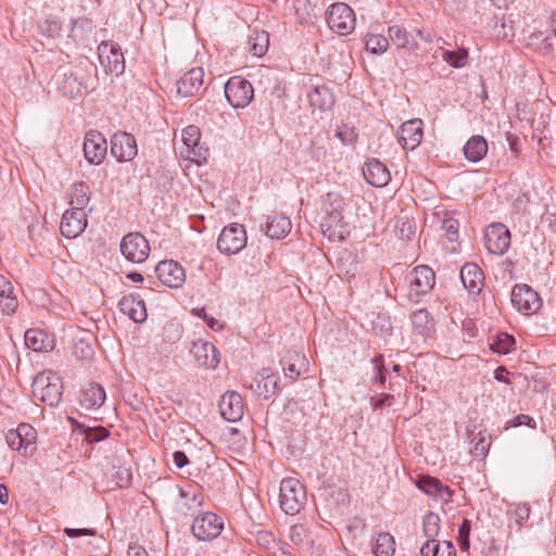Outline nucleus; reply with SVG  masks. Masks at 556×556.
<instances>
[{
  "label": "nucleus",
  "mask_w": 556,
  "mask_h": 556,
  "mask_svg": "<svg viewBox=\"0 0 556 556\" xmlns=\"http://www.w3.org/2000/svg\"><path fill=\"white\" fill-rule=\"evenodd\" d=\"M344 200L339 192L329 191L321 199V211L325 213L320 227L329 239L343 237Z\"/></svg>",
  "instance_id": "1"
},
{
  "label": "nucleus",
  "mask_w": 556,
  "mask_h": 556,
  "mask_svg": "<svg viewBox=\"0 0 556 556\" xmlns=\"http://www.w3.org/2000/svg\"><path fill=\"white\" fill-rule=\"evenodd\" d=\"M33 393L40 402L53 407L59 404L63 384L61 377L52 371L45 370L39 372L31 384Z\"/></svg>",
  "instance_id": "2"
},
{
  "label": "nucleus",
  "mask_w": 556,
  "mask_h": 556,
  "mask_svg": "<svg viewBox=\"0 0 556 556\" xmlns=\"http://www.w3.org/2000/svg\"><path fill=\"white\" fill-rule=\"evenodd\" d=\"M306 502V488L299 479L289 477L281 481L279 504L287 515L299 514Z\"/></svg>",
  "instance_id": "3"
},
{
  "label": "nucleus",
  "mask_w": 556,
  "mask_h": 556,
  "mask_svg": "<svg viewBox=\"0 0 556 556\" xmlns=\"http://www.w3.org/2000/svg\"><path fill=\"white\" fill-rule=\"evenodd\" d=\"M223 529V518L212 511L197 515L191 525V532L199 541H212L222 533Z\"/></svg>",
  "instance_id": "4"
},
{
  "label": "nucleus",
  "mask_w": 556,
  "mask_h": 556,
  "mask_svg": "<svg viewBox=\"0 0 556 556\" xmlns=\"http://www.w3.org/2000/svg\"><path fill=\"white\" fill-rule=\"evenodd\" d=\"M409 286L408 295L414 302H418L421 295L427 294L435 285V274L427 265H420L413 268L406 276Z\"/></svg>",
  "instance_id": "5"
},
{
  "label": "nucleus",
  "mask_w": 556,
  "mask_h": 556,
  "mask_svg": "<svg viewBox=\"0 0 556 556\" xmlns=\"http://www.w3.org/2000/svg\"><path fill=\"white\" fill-rule=\"evenodd\" d=\"M355 13L345 3H334L327 11V24L339 35L351 34L355 28Z\"/></svg>",
  "instance_id": "6"
},
{
  "label": "nucleus",
  "mask_w": 556,
  "mask_h": 556,
  "mask_svg": "<svg viewBox=\"0 0 556 556\" xmlns=\"http://www.w3.org/2000/svg\"><path fill=\"white\" fill-rule=\"evenodd\" d=\"M247 232L243 225L233 223L222 230L217 249L227 255L239 253L247 245Z\"/></svg>",
  "instance_id": "7"
},
{
  "label": "nucleus",
  "mask_w": 556,
  "mask_h": 556,
  "mask_svg": "<svg viewBox=\"0 0 556 556\" xmlns=\"http://www.w3.org/2000/svg\"><path fill=\"white\" fill-rule=\"evenodd\" d=\"M123 256L136 264L143 263L150 254V244L140 232H129L123 237L119 245Z\"/></svg>",
  "instance_id": "8"
},
{
  "label": "nucleus",
  "mask_w": 556,
  "mask_h": 556,
  "mask_svg": "<svg viewBox=\"0 0 556 556\" xmlns=\"http://www.w3.org/2000/svg\"><path fill=\"white\" fill-rule=\"evenodd\" d=\"M225 96L236 109H243L250 104L254 97L251 83L240 76H233L225 85Z\"/></svg>",
  "instance_id": "9"
},
{
  "label": "nucleus",
  "mask_w": 556,
  "mask_h": 556,
  "mask_svg": "<svg viewBox=\"0 0 556 556\" xmlns=\"http://www.w3.org/2000/svg\"><path fill=\"white\" fill-rule=\"evenodd\" d=\"M98 55L106 74L118 76L124 73L125 60L117 43L101 42L98 47Z\"/></svg>",
  "instance_id": "10"
},
{
  "label": "nucleus",
  "mask_w": 556,
  "mask_h": 556,
  "mask_svg": "<svg viewBox=\"0 0 556 556\" xmlns=\"http://www.w3.org/2000/svg\"><path fill=\"white\" fill-rule=\"evenodd\" d=\"M204 503V494L201 486L187 482L179 488V501L177 507L185 516H194L198 514Z\"/></svg>",
  "instance_id": "11"
},
{
  "label": "nucleus",
  "mask_w": 556,
  "mask_h": 556,
  "mask_svg": "<svg viewBox=\"0 0 556 556\" xmlns=\"http://www.w3.org/2000/svg\"><path fill=\"white\" fill-rule=\"evenodd\" d=\"M484 241L490 253L503 255L510 247V231L504 224H491L484 231Z\"/></svg>",
  "instance_id": "12"
},
{
  "label": "nucleus",
  "mask_w": 556,
  "mask_h": 556,
  "mask_svg": "<svg viewBox=\"0 0 556 556\" xmlns=\"http://www.w3.org/2000/svg\"><path fill=\"white\" fill-rule=\"evenodd\" d=\"M511 304L520 313L532 315L541 307L539 294L527 285H516L511 290Z\"/></svg>",
  "instance_id": "13"
},
{
  "label": "nucleus",
  "mask_w": 556,
  "mask_h": 556,
  "mask_svg": "<svg viewBox=\"0 0 556 556\" xmlns=\"http://www.w3.org/2000/svg\"><path fill=\"white\" fill-rule=\"evenodd\" d=\"M106 152L108 142L100 131L89 130L86 132L84 141V155L90 164H101L105 159Z\"/></svg>",
  "instance_id": "14"
},
{
  "label": "nucleus",
  "mask_w": 556,
  "mask_h": 556,
  "mask_svg": "<svg viewBox=\"0 0 556 556\" xmlns=\"http://www.w3.org/2000/svg\"><path fill=\"white\" fill-rule=\"evenodd\" d=\"M159 280L168 288H180L186 280L184 267L176 261L160 262L155 267Z\"/></svg>",
  "instance_id": "15"
},
{
  "label": "nucleus",
  "mask_w": 556,
  "mask_h": 556,
  "mask_svg": "<svg viewBox=\"0 0 556 556\" xmlns=\"http://www.w3.org/2000/svg\"><path fill=\"white\" fill-rule=\"evenodd\" d=\"M111 153L118 162L131 161L138 153L135 137L128 132L113 135L111 139Z\"/></svg>",
  "instance_id": "16"
},
{
  "label": "nucleus",
  "mask_w": 556,
  "mask_h": 556,
  "mask_svg": "<svg viewBox=\"0 0 556 556\" xmlns=\"http://www.w3.org/2000/svg\"><path fill=\"white\" fill-rule=\"evenodd\" d=\"M87 227L85 210L71 208L64 212L61 223V233L68 239L78 237Z\"/></svg>",
  "instance_id": "17"
},
{
  "label": "nucleus",
  "mask_w": 556,
  "mask_h": 556,
  "mask_svg": "<svg viewBox=\"0 0 556 556\" xmlns=\"http://www.w3.org/2000/svg\"><path fill=\"white\" fill-rule=\"evenodd\" d=\"M424 137V123L419 118L404 122L399 131V142L404 149L415 150L421 142Z\"/></svg>",
  "instance_id": "18"
},
{
  "label": "nucleus",
  "mask_w": 556,
  "mask_h": 556,
  "mask_svg": "<svg viewBox=\"0 0 556 556\" xmlns=\"http://www.w3.org/2000/svg\"><path fill=\"white\" fill-rule=\"evenodd\" d=\"M190 353L200 367L214 369L219 363L218 352L211 342L202 340L193 342Z\"/></svg>",
  "instance_id": "19"
},
{
  "label": "nucleus",
  "mask_w": 556,
  "mask_h": 556,
  "mask_svg": "<svg viewBox=\"0 0 556 556\" xmlns=\"http://www.w3.org/2000/svg\"><path fill=\"white\" fill-rule=\"evenodd\" d=\"M220 415L230 422L240 420L243 416V400L238 392H226L218 403Z\"/></svg>",
  "instance_id": "20"
},
{
  "label": "nucleus",
  "mask_w": 556,
  "mask_h": 556,
  "mask_svg": "<svg viewBox=\"0 0 556 556\" xmlns=\"http://www.w3.org/2000/svg\"><path fill=\"white\" fill-rule=\"evenodd\" d=\"M417 486L426 494L440 500L442 503H451L453 497V491L448 485L442 484V482L433 477L424 476L418 479Z\"/></svg>",
  "instance_id": "21"
},
{
  "label": "nucleus",
  "mask_w": 556,
  "mask_h": 556,
  "mask_svg": "<svg viewBox=\"0 0 556 556\" xmlns=\"http://www.w3.org/2000/svg\"><path fill=\"white\" fill-rule=\"evenodd\" d=\"M252 389L255 393L268 399L275 395L279 390V377L270 368H264L254 379Z\"/></svg>",
  "instance_id": "22"
},
{
  "label": "nucleus",
  "mask_w": 556,
  "mask_h": 556,
  "mask_svg": "<svg viewBox=\"0 0 556 556\" xmlns=\"http://www.w3.org/2000/svg\"><path fill=\"white\" fill-rule=\"evenodd\" d=\"M204 72L201 67H193L177 80V92L182 97L194 96L203 85Z\"/></svg>",
  "instance_id": "23"
},
{
  "label": "nucleus",
  "mask_w": 556,
  "mask_h": 556,
  "mask_svg": "<svg viewBox=\"0 0 556 556\" xmlns=\"http://www.w3.org/2000/svg\"><path fill=\"white\" fill-rule=\"evenodd\" d=\"M363 174L366 181L374 187H384L391 179L387 166L376 159L368 160L365 163Z\"/></svg>",
  "instance_id": "24"
},
{
  "label": "nucleus",
  "mask_w": 556,
  "mask_h": 556,
  "mask_svg": "<svg viewBox=\"0 0 556 556\" xmlns=\"http://www.w3.org/2000/svg\"><path fill=\"white\" fill-rule=\"evenodd\" d=\"M460 279L469 293L478 294L482 290L484 275L477 264H465L460 270Z\"/></svg>",
  "instance_id": "25"
},
{
  "label": "nucleus",
  "mask_w": 556,
  "mask_h": 556,
  "mask_svg": "<svg viewBox=\"0 0 556 556\" xmlns=\"http://www.w3.org/2000/svg\"><path fill=\"white\" fill-rule=\"evenodd\" d=\"M388 38L396 48L414 52L419 49L413 35L401 24L389 26Z\"/></svg>",
  "instance_id": "26"
},
{
  "label": "nucleus",
  "mask_w": 556,
  "mask_h": 556,
  "mask_svg": "<svg viewBox=\"0 0 556 556\" xmlns=\"http://www.w3.org/2000/svg\"><path fill=\"white\" fill-rule=\"evenodd\" d=\"M18 307L14 287L11 280L0 275V309L4 315H13Z\"/></svg>",
  "instance_id": "27"
},
{
  "label": "nucleus",
  "mask_w": 556,
  "mask_h": 556,
  "mask_svg": "<svg viewBox=\"0 0 556 556\" xmlns=\"http://www.w3.org/2000/svg\"><path fill=\"white\" fill-rule=\"evenodd\" d=\"M309 106L315 111L325 112L334 104V97L326 86H316L307 93Z\"/></svg>",
  "instance_id": "28"
},
{
  "label": "nucleus",
  "mask_w": 556,
  "mask_h": 556,
  "mask_svg": "<svg viewBox=\"0 0 556 556\" xmlns=\"http://www.w3.org/2000/svg\"><path fill=\"white\" fill-rule=\"evenodd\" d=\"M55 79L58 88L71 99L80 97L84 90H87V86L79 81L73 73H63L58 75Z\"/></svg>",
  "instance_id": "29"
},
{
  "label": "nucleus",
  "mask_w": 556,
  "mask_h": 556,
  "mask_svg": "<svg viewBox=\"0 0 556 556\" xmlns=\"http://www.w3.org/2000/svg\"><path fill=\"white\" fill-rule=\"evenodd\" d=\"M307 359L303 354L289 352L282 361L285 376L291 381H295L303 370H306Z\"/></svg>",
  "instance_id": "30"
},
{
  "label": "nucleus",
  "mask_w": 556,
  "mask_h": 556,
  "mask_svg": "<svg viewBox=\"0 0 556 556\" xmlns=\"http://www.w3.org/2000/svg\"><path fill=\"white\" fill-rule=\"evenodd\" d=\"M25 345L35 352H48L53 349V340L46 331L40 329H28L24 336Z\"/></svg>",
  "instance_id": "31"
},
{
  "label": "nucleus",
  "mask_w": 556,
  "mask_h": 556,
  "mask_svg": "<svg viewBox=\"0 0 556 556\" xmlns=\"http://www.w3.org/2000/svg\"><path fill=\"white\" fill-rule=\"evenodd\" d=\"M121 311L135 323H143L147 318L146 304L132 295L124 296L119 302Z\"/></svg>",
  "instance_id": "32"
},
{
  "label": "nucleus",
  "mask_w": 556,
  "mask_h": 556,
  "mask_svg": "<svg viewBox=\"0 0 556 556\" xmlns=\"http://www.w3.org/2000/svg\"><path fill=\"white\" fill-rule=\"evenodd\" d=\"M292 228L290 219L283 215H273L267 217L265 233L273 239L285 238Z\"/></svg>",
  "instance_id": "33"
},
{
  "label": "nucleus",
  "mask_w": 556,
  "mask_h": 556,
  "mask_svg": "<svg viewBox=\"0 0 556 556\" xmlns=\"http://www.w3.org/2000/svg\"><path fill=\"white\" fill-rule=\"evenodd\" d=\"M106 394L104 389L98 383H90L80 397V405L86 409H96L103 405Z\"/></svg>",
  "instance_id": "34"
},
{
  "label": "nucleus",
  "mask_w": 556,
  "mask_h": 556,
  "mask_svg": "<svg viewBox=\"0 0 556 556\" xmlns=\"http://www.w3.org/2000/svg\"><path fill=\"white\" fill-rule=\"evenodd\" d=\"M486 152L488 142L479 135L469 138L464 147L465 157L472 163L481 161L485 156Z\"/></svg>",
  "instance_id": "35"
},
{
  "label": "nucleus",
  "mask_w": 556,
  "mask_h": 556,
  "mask_svg": "<svg viewBox=\"0 0 556 556\" xmlns=\"http://www.w3.org/2000/svg\"><path fill=\"white\" fill-rule=\"evenodd\" d=\"M90 201V188L84 181L75 182L70 191V204L72 208L85 210Z\"/></svg>",
  "instance_id": "36"
},
{
  "label": "nucleus",
  "mask_w": 556,
  "mask_h": 556,
  "mask_svg": "<svg viewBox=\"0 0 556 556\" xmlns=\"http://www.w3.org/2000/svg\"><path fill=\"white\" fill-rule=\"evenodd\" d=\"M410 319L414 331L417 334L422 338L430 336L433 328V319L427 309H418L414 312Z\"/></svg>",
  "instance_id": "37"
},
{
  "label": "nucleus",
  "mask_w": 556,
  "mask_h": 556,
  "mask_svg": "<svg viewBox=\"0 0 556 556\" xmlns=\"http://www.w3.org/2000/svg\"><path fill=\"white\" fill-rule=\"evenodd\" d=\"M18 435V442L23 446V454L26 456H30L36 451V439L37 432L34 427L27 424H21L16 428Z\"/></svg>",
  "instance_id": "38"
},
{
  "label": "nucleus",
  "mask_w": 556,
  "mask_h": 556,
  "mask_svg": "<svg viewBox=\"0 0 556 556\" xmlns=\"http://www.w3.org/2000/svg\"><path fill=\"white\" fill-rule=\"evenodd\" d=\"M70 421L77 426L80 433L84 434L85 440L90 444L100 442L110 435V431L103 426L87 427L85 425L78 424L73 418H70Z\"/></svg>",
  "instance_id": "39"
},
{
  "label": "nucleus",
  "mask_w": 556,
  "mask_h": 556,
  "mask_svg": "<svg viewBox=\"0 0 556 556\" xmlns=\"http://www.w3.org/2000/svg\"><path fill=\"white\" fill-rule=\"evenodd\" d=\"M394 538L388 532H381L377 535L372 552L376 556H392L395 552Z\"/></svg>",
  "instance_id": "40"
},
{
  "label": "nucleus",
  "mask_w": 556,
  "mask_h": 556,
  "mask_svg": "<svg viewBox=\"0 0 556 556\" xmlns=\"http://www.w3.org/2000/svg\"><path fill=\"white\" fill-rule=\"evenodd\" d=\"M441 223L442 229L448 236V240L454 241L458 235V220L455 219L448 211L441 210L434 213Z\"/></svg>",
  "instance_id": "41"
},
{
  "label": "nucleus",
  "mask_w": 556,
  "mask_h": 556,
  "mask_svg": "<svg viewBox=\"0 0 556 556\" xmlns=\"http://www.w3.org/2000/svg\"><path fill=\"white\" fill-rule=\"evenodd\" d=\"M181 139L189 152H192L194 155H200V153L197 152L201 139V132L198 126L189 125L184 128Z\"/></svg>",
  "instance_id": "42"
},
{
  "label": "nucleus",
  "mask_w": 556,
  "mask_h": 556,
  "mask_svg": "<svg viewBox=\"0 0 556 556\" xmlns=\"http://www.w3.org/2000/svg\"><path fill=\"white\" fill-rule=\"evenodd\" d=\"M390 47L389 38L379 34H369L365 42V49L372 54H382Z\"/></svg>",
  "instance_id": "43"
},
{
  "label": "nucleus",
  "mask_w": 556,
  "mask_h": 556,
  "mask_svg": "<svg viewBox=\"0 0 556 556\" xmlns=\"http://www.w3.org/2000/svg\"><path fill=\"white\" fill-rule=\"evenodd\" d=\"M39 33L47 38H58L62 31V24L59 18L49 16L39 25Z\"/></svg>",
  "instance_id": "44"
},
{
  "label": "nucleus",
  "mask_w": 556,
  "mask_h": 556,
  "mask_svg": "<svg viewBox=\"0 0 556 556\" xmlns=\"http://www.w3.org/2000/svg\"><path fill=\"white\" fill-rule=\"evenodd\" d=\"M422 532L427 539H435L440 532V517L430 511L424 516Z\"/></svg>",
  "instance_id": "45"
},
{
  "label": "nucleus",
  "mask_w": 556,
  "mask_h": 556,
  "mask_svg": "<svg viewBox=\"0 0 556 556\" xmlns=\"http://www.w3.org/2000/svg\"><path fill=\"white\" fill-rule=\"evenodd\" d=\"M441 56L451 66L460 68L467 64L468 52L466 49H458L456 51L442 50Z\"/></svg>",
  "instance_id": "46"
},
{
  "label": "nucleus",
  "mask_w": 556,
  "mask_h": 556,
  "mask_svg": "<svg viewBox=\"0 0 556 556\" xmlns=\"http://www.w3.org/2000/svg\"><path fill=\"white\" fill-rule=\"evenodd\" d=\"M269 39L265 31L257 33L250 39V51L255 56H263L268 48Z\"/></svg>",
  "instance_id": "47"
},
{
  "label": "nucleus",
  "mask_w": 556,
  "mask_h": 556,
  "mask_svg": "<svg viewBox=\"0 0 556 556\" xmlns=\"http://www.w3.org/2000/svg\"><path fill=\"white\" fill-rule=\"evenodd\" d=\"M336 137L339 138L343 144H353L356 142L358 134L354 126L342 124L338 126Z\"/></svg>",
  "instance_id": "48"
},
{
  "label": "nucleus",
  "mask_w": 556,
  "mask_h": 556,
  "mask_svg": "<svg viewBox=\"0 0 556 556\" xmlns=\"http://www.w3.org/2000/svg\"><path fill=\"white\" fill-rule=\"evenodd\" d=\"M92 345L85 339H78L73 346V355L77 359H89L93 355Z\"/></svg>",
  "instance_id": "49"
},
{
  "label": "nucleus",
  "mask_w": 556,
  "mask_h": 556,
  "mask_svg": "<svg viewBox=\"0 0 556 556\" xmlns=\"http://www.w3.org/2000/svg\"><path fill=\"white\" fill-rule=\"evenodd\" d=\"M416 231L415 224L407 219V218H401L397 220L396 224V233L397 236L403 240H409Z\"/></svg>",
  "instance_id": "50"
},
{
  "label": "nucleus",
  "mask_w": 556,
  "mask_h": 556,
  "mask_svg": "<svg viewBox=\"0 0 556 556\" xmlns=\"http://www.w3.org/2000/svg\"><path fill=\"white\" fill-rule=\"evenodd\" d=\"M470 521L464 519L458 529V545L460 551L467 552L469 549V533H470Z\"/></svg>",
  "instance_id": "51"
},
{
  "label": "nucleus",
  "mask_w": 556,
  "mask_h": 556,
  "mask_svg": "<svg viewBox=\"0 0 556 556\" xmlns=\"http://www.w3.org/2000/svg\"><path fill=\"white\" fill-rule=\"evenodd\" d=\"M515 345V339L511 336L503 334L496 342L493 343V349L497 353L507 354Z\"/></svg>",
  "instance_id": "52"
},
{
  "label": "nucleus",
  "mask_w": 556,
  "mask_h": 556,
  "mask_svg": "<svg viewBox=\"0 0 556 556\" xmlns=\"http://www.w3.org/2000/svg\"><path fill=\"white\" fill-rule=\"evenodd\" d=\"M475 446L472 453L475 456H485L490 448V442L485 440L481 432L472 438Z\"/></svg>",
  "instance_id": "53"
},
{
  "label": "nucleus",
  "mask_w": 556,
  "mask_h": 556,
  "mask_svg": "<svg viewBox=\"0 0 556 556\" xmlns=\"http://www.w3.org/2000/svg\"><path fill=\"white\" fill-rule=\"evenodd\" d=\"M372 364L375 365L376 374L374 376V380L383 384L386 381V369L383 366V356L377 355L372 358Z\"/></svg>",
  "instance_id": "54"
},
{
  "label": "nucleus",
  "mask_w": 556,
  "mask_h": 556,
  "mask_svg": "<svg viewBox=\"0 0 556 556\" xmlns=\"http://www.w3.org/2000/svg\"><path fill=\"white\" fill-rule=\"evenodd\" d=\"M509 427H518V426H527L529 428L535 429L536 422L529 415L520 414L508 421Z\"/></svg>",
  "instance_id": "55"
},
{
  "label": "nucleus",
  "mask_w": 556,
  "mask_h": 556,
  "mask_svg": "<svg viewBox=\"0 0 556 556\" xmlns=\"http://www.w3.org/2000/svg\"><path fill=\"white\" fill-rule=\"evenodd\" d=\"M307 536L306 529L302 525H294L290 530V538L295 544H303Z\"/></svg>",
  "instance_id": "56"
},
{
  "label": "nucleus",
  "mask_w": 556,
  "mask_h": 556,
  "mask_svg": "<svg viewBox=\"0 0 556 556\" xmlns=\"http://www.w3.org/2000/svg\"><path fill=\"white\" fill-rule=\"evenodd\" d=\"M438 554V541L435 539H427V541L420 547L421 556H437Z\"/></svg>",
  "instance_id": "57"
},
{
  "label": "nucleus",
  "mask_w": 556,
  "mask_h": 556,
  "mask_svg": "<svg viewBox=\"0 0 556 556\" xmlns=\"http://www.w3.org/2000/svg\"><path fill=\"white\" fill-rule=\"evenodd\" d=\"M18 435H21V433H17L16 429H10L5 434V440H7L8 445L12 450L23 453V446L18 442V438H17Z\"/></svg>",
  "instance_id": "58"
},
{
  "label": "nucleus",
  "mask_w": 556,
  "mask_h": 556,
  "mask_svg": "<svg viewBox=\"0 0 556 556\" xmlns=\"http://www.w3.org/2000/svg\"><path fill=\"white\" fill-rule=\"evenodd\" d=\"M515 521L521 526L530 517V508L528 505H518L514 510Z\"/></svg>",
  "instance_id": "59"
},
{
  "label": "nucleus",
  "mask_w": 556,
  "mask_h": 556,
  "mask_svg": "<svg viewBox=\"0 0 556 556\" xmlns=\"http://www.w3.org/2000/svg\"><path fill=\"white\" fill-rule=\"evenodd\" d=\"M437 556H456V548L450 541L438 542Z\"/></svg>",
  "instance_id": "60"
},
{
  "label": "nucleus",
  "mask_w": 556,
  "mask_h": 556,
  "mask_svg": "<svg viewBox=\"0 0 556 556\" xmlns=\"http://www.w3.org/2000/svg\"><path fill=\"white\" fill-rule=\"evenodd\" d=\"M64 533L70 538H77V536H81V535L93 536L97 534V531L94 529H89V528H81V529L65 528Z\"/></svg>",
  "instance_id": "61"
},
{
  "label": "nucleus",
  "mask_w": 556,
  "mask_h": 556,
  "mask_svg": "<svg viewBox=\"0 0 556 556\" xmlns=\"http://www.w3.org/2000/svg\"><path fill=\"white\" fill-rule=\"evenodd\" d=\"M119 473L117 485L121 488L127 486L131 481V472L129 469H122Z\"/></svg>",
  "instance_id": "62"
},
{
  "label": "nucleus",
  "mask_w": 556,
  "mask_h": 556,
  "mask_svg": "<svg viewBox=\"0 0 556 556\" xmlns=\"http://www.w3.org/2000/svg\"><path fill=\"white\" fill-rule=\"evenodd\" d=\"M393 395L391 394H383L380 399H378L372 405L375 409H380L384 406H390L393 403Z\"/></svg>",
  "instance_id": "63"
},
{
  "label": "nucleus",
  "mask_w": 556,
  "mask_h": 556,
  "mask_svg": "<svg viewBox=\"0 0 556 556\" xmlns=\"http://www.w3.org/2000/svg\"><path fill=\"white\" fill-rule=\"evenodd\" d=\"M127 554L128 556H148L147 551L138 544H130Z\"/></svg>",
  "instance_id": "64"
}]
</instances>
